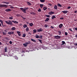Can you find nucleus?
<instances>
[{
	"mask_svg": "<svg viewBox=\"0 0 77 77\" xmlns=\"http://www.w3.org/2000/svg\"><path fill=\"white\" fill-rule=\"evenodd\" d=\"M38 41L40 42V43H41V44H42V40L39 39H38Z\"/></svg>",
	"mask_w": 77,
	"mask_h": 77,
	"instance_id": "7c9ffc66",
	"label": "nucleus"
},
{
	"mask_svg": "<svg viewBox=\"0 0 77 77\" xmlns=\"http://www.w3.org/2000/svg\"><path fill=\"white\" fill-rule=\"evenodd\" d=\"M26 3L28 5H29V6H30L32 4L30 3V2L27 1L26 2Z\"/></svg>",
	"mask_w": 77,
	"mask_h": 77,
	"instance_id": "f8f14e48",
	"label": "nucleus"
},
{
	"mask_svg": "<svg viewBox=\"0 0 77 77\" xmlns=\"http://www.w3.org/2000/svg\"><path fill=\"white\" fill-rule=\"evenodd\" d=\"M38 12H41V9L39 8L38 10Z\"/></svg>",
	"mask_w": 77,
	"mask_h": 77,
	"instance_id": "a18cd8bd",
	"label": "nucleus"
},
{
	"mask_svg": "<svg viewBox=\"0 0 77 77\" xmlns=\"http://www.w3.org/2000/svg\"><path fill=\"white\" fill-rule=\"evenodd\" d=\"M65 35L66 36H67V35H68V33H67V32H65Z\"/></svg>",
	"mask_w": 77,
	"mask_h": 77,
	"instance_id": "8fccbe9b",
	"label": "nucleus"
},
{
	"mask_svg": "<svg viewBox=\"0 0 77 77\" xmlns=\"http://www.w3.org/2000/svg\"><path fill=\"white\" fill-rule=\"evenodd\" d=\"M27 27V26L26 25V24L24 25L23 26V27H24V28H26Z\"/></svg>",
	"mask_w": 77,
	"mask_h": 77,
	"instance_id": "cd10ccee",
	"label": "nucleus"
},
{
	"mask_svg": "<svg viewBox=\"0 0 77 77\" xmlns=\"http://www.w3.org/2000/svg\"><path fill=\"white\" fill-rule=\"evenodd\" d=\"M75 12V13H77V11H75V12Z\"/></svg>",
	"mask_w": 77,
	"mask_h": 77,
	"instance_id": "e2e57ef3",
	"label": "nucleus"
},
{
	"mask_svg": "<svg viewBox=\"0 0 77 77\" xmlns=\"http://www.w3.org/2000/svg\"><path fill=\"white\" fill-rule=\"evenodd\" d=\"M15 27H13L12 28L11 30H15Z\"/></svg>",
	"mask_w": 77,
	"mask_h": 77,
	"instance_id": "393cba45",
	"label": "nucleus"
},
{
	"mask_svg": "<svg viewBox=\"0 0 77 77\" xmlns=\"http://www.w3.org/2000/svg\"><path fill=\"white\" fill-rule=\"evenodd\" d=\"M54 14V12H53L52 11L49 12V15H53V14Z\"/></svg>",
	"mask_w": 77,
	"mask_h": 77,
	"instance_id": "9b49d317",
	"label": "nucleus"
},
{
	"mask_svg": "<svg viewBox=\"0 0 77 77\" xmlns=\"http://www.w3.org/2000/svg\"><path fill=\"white\" fill-rule=\"evenodd\" d=\"M14 59H16V60H18V57H17V56H14Z\"/></svg>",
	"mask_w": 77,
	"mask_h": 77,
	"instance_id": "f3484780",
	"label": "nucleus"
},
{
	"mask_svg": "<svg viewBox=\"0 0 77 77\" xmlns=\"http://www.w3.org/2000/svg\"><path fill=\"white\" fill-rule=\"evenodd\" d=\"M10 6H11L10 7V8H11V9H14V7L12 6V5H10Z\"/></svg>",
	"mask_w": 77,
	"mask_h": 77,
	"instance_id": "79ce46f5",
	"label": "nucleus"
},
{
	"mask_svg": "<svg viewBox=\"0 0 77 77\" xmlns=\"http://www.w3.org/2000/svg\"><path fill=\"white\" fill-rule=\"evenodd\" d=\"M5 23H6V24H9V22L7 21H5Z\"/></svg>",
	"mask_w": 77,
	"mask_h": 77,
	"instance_id": "e433bc0d",
	"label": "nucleus"
},
{
	"mask_svg": "<svg viewBox=\"0 0 77 77\" xmlns=\"http://www.w3.org/2000/svg\"><path fill=\"white\" fill-rule=\"evenodd\" d=\"M13 16H11V17H10L9 18V19H10V20H12L13 19Z\"/></svg>",
	"mask_w": 77,
	"mask_h": 77,
	"instance_id": "473e14b6",
	"label": "nucleus"
},
{
	"mask_svg": "<svg viewBox=\"0 0 77 77\" xmlns=\"http://www.w3.org/2000/svg\"><path fill=\"white\" fill-rule=\"evenodd\" d=\"M73 44L75 45V46L76 47H77V43H74V44Z\"/></svg>",
	"mask_w": 77,
	"mask_h": 77,
	"instance_id": "c9c22d12",
	"label": "nucleus"
},
{
	"mask_svg": "<svg viewBox=\"0 0 77 77\" xmlns=\"http://www.w3.org/2000/svg\"><path fill=\"white\" fill-rule=\"evenodd\" d=\"M71 8V7L70 6H69L68 8H67V9H70Z\"/></svg>",
	"mask_w": 77,
	"mask_h": 77,
	"instance_id": "6e6d98bb",
	"label": "nucleus"
},
{
	"mask_svg": "<svg viewBox=\"0 0 77 77\" xmlns=\"http://www.w3.org/2000/svg\"><path fill=\"white\" fill-rule=\"evenodd\" d=\"M52 20H54V18H56V17L55 15H53L52 17H51Z\"/></svg>",
	"mask_w": 77,
	"mask_h": 77,
	"instance_id": "dca6fc26",
	"label": "nucleus"
},
{
	"mask_svg": "<svg viewBox=\"0 0 77 77\" xmlns=\"http://www.w3.org/2000/svg\"><path fill=\"white\" fill-rule=\"evenodd\" d=\"M63 26V24H60L59 25V27L60 29H61L62 27Z\"/></svg>",
	"mask_w": 77,
	"mask_h": 77,
	"instance_id": "ddd939ff",
	"label": "nucleus"
},
{
	"mask_svg": "<svg viewBox=\"0 0 77 77\" xmlns=\"http://www.w3.org/2000/svg\"><path fill=\"white\" fill-rule=\"evenodd\" d=\"M21 17L22 18H23V20H26V18L24 17H23V16H21Z\"/></svg>",
	"mask_w": 77,
	"mask_h": 77,
	"instance_id": "a19ab883",
	"label": "nucleus"
},
{
	"mask_svg": "<svg viewBox=\"0 0 77 77\" xmlns=\"http://www.w3.org/2000/svg\"><path fill=\"white\" fill-rule=\"evenodd\" d=\"M26 34H23V37L24 38H25V37H26Z\"/></svg>",
	"mask_w": 77,
	"mask_h": 77,
	"instance_id": "ea45409f",
	"label": "nucleus"
},
{
	"mask_svg": "<svg viewBox=\"0 0 77 77\" xmlns=\"http://www.w3.org/2000/svg\"><path fill=\"white\" fill-rule=\"evenodd\" d=\"M0 22H1V23L3 26V21L2 20H0Z\"/></svg>",
	"mask_w": 77,
	"mask_h": 77,
	"instance_id": "4c0bfd02",
	"label": "nucleus"
},
{
	"mask_svg": "<svg viewBox=\"0 0 77 77\" xmlns=\"http://www.w3.org/2000/svg\"><path fill=\"white\" fill-rule=\"evenodd\" d=\"M17 33L19 36H21V33H20V32L18 31L17 32Z\"/></svg>",
	"mask_w": 77,
	"mask_h": 77,
	"instance_id": "0eeeda50",
	"label": "nucleus"
},
{
	"mask_svg": "<svg viewBox=\"0 0 77 77\" xmlns=\"http://www.w3.org/2000/svg\"><path fill=\"white\" fill-rule=\"evenodd\" d=\"M26 32H28V31H29V27H27L26 29Z\"/></svg>",
	"mask_w": 77,
	"mask_h": 77,
	"instance_id": "a878e982",
	"label": "nucleus"
},
{
	"mask_svg": "<svg viewBox=\"0 0 77 77\" xmlns=\"http://www.w3.org/2000/svg\"><path fill=\"white\" fill-rule=\"evenodd\" d=\"M48 5H49V6H51V4H48Z\"/></svg>",
	"mask_w": 77,
	"mask_h": 77,
	"instance_id": "4d7b16f0",
	"label": "nucleus"
},
{
	"mask_svg": "<svg viewBox=\"0 0 77 77\" xmlns=\"http://www.w3.org/2000/svg\"><path fill=\"white\" fill-rule=\"evenodd\" d=\"M5 52H8V48H5L4 49Z\"/></svg>",
	"mask_w": 77,
	"mask_h": 77,
	"instance_id": "4be33fe9",
	"label": "nucleus"
},
{
	"mask_svg": "<svg viewBox=\"0 0 77 77\" xmlns=\"http://www.w3.org/2000/svg\"><path fill=\"white\" fill-rule=\"evenodd\" d=\"M9 24H11V25H12V22L11 21V20H9Z\"/></svg>",
	"mask_w": 77,
	"mask_h": 77,
	"instance_id": "aec40b11",
	"label": "nucleus"
},
{
	"mask_svg": "<svg viewBox=\"0 0 77 77\" xmlns=\"http://www.w3.org/2000/svg\"><path fill=\"white\" fill-rule=\"evenodd\" d=\"M43 4H40V7H41V8H42V7H43Z\"/></svg>",
	"mask_w": 77,
	"mask_h": 77,
	"instance_id": "f704fd0d",
	"label": "nucleus"
},
{
	"mask_svg": "<svg viewBox=\"0 0 77 77\" xmlns=\"http://www.w3.org/2000/svg\"><path fill=\"white\" fill-rule=\"evenodd\" d=\"M29 34H30V35H31V33L30 32H28Z\"/></svg>",
	"mask_w": 77,
	"mask_h": 77,
	"instance_id": "338daca9",
	"label": "nucleus"
},
{
	"mask_svg": "<svg viewBox=\"0 0 77 77\" xmlns=\"http://www.w3.org/2000/svg\"><path fill=\"white\" fill-rule=\"evenodd\" d=\"M8 35H13L14 34V32H8Z\"/></svg>",
	"mask_w": 77,
	"mask_h": 77,
	"instance_id": "1a4fd4ad",
	"label": "nucleus"
},
{
	"mask_svg": "<svg viewBox=\"0 0 77 77\" xmlns=\"http://www.w3.org/2000/svg\"><path fill=\"white\" fill-rule=\"evenodd\" d=\"M60 20H63V17H61L60 18Z\"/></svg>",
	"mask_w": 77,
	"mask_h": 77,
	"instance_id": "680f3d73",
	"label": "nucleus"
},
{
	"mask_svg": "<svg viewBox=\"0 0 77 77\" xmlns=\"http://www.w3.org/2000/svg\"><path fill=\"white\" fill-rule=\"evenodd\" d=\"M57 6H59V7H62V5H60V4H58Z\"/></svg>",
	"mask_w": 77,
	"mask_h": 77,
	"instance_id": "c756f323",
	"label": "nucleus"
},
{
	"mask_svg": "<svg viewBox=\"0 0 77 77\" xmlns=\"http://www.w3.org/2000/svg\"><path fill=\"white\" fill-rule=\"evenodd\" d=\"M61 36H60L59 35H56L54 36V38L55 39H60L61 38Z\"/></svg>",
	"mask_w": 77,
	"mask_h": 77,
	"instance_id": "7ed1b4c3",
	"label": "nucleus"
},
{
	"mask_svg": "<svg viewBox=\"0 0 77 77\" xmlns=\"http://www.w3.org/2000/svg\"><path fill=\"white\" fill-rule=\"evenodd\" d=\"M31 41H32V42H35H35H36V40H35V39H33L32 38V39H31Z\"/></svg>",
	"mask_w": 77,
	"mask_h": 77,
	"instance_id": "5701e85b",
	"label": "nucleus"
},
{
	"mask_svg": "<svg viewBox=\"0 0 77 77\" xmlns=\"http://www.w3.org/2000/svg\"><path fill=\"white\" fill-rule=\"evenodd\" d=\"M37 32H43V29L42 28H40L39 29L37 30Z\"/></svg>",
	"mask_w": 77,
	"mask_h": 77,
	"instance_id": "20e7f679",
	"label": "nucleus"
},
{
	"mask_svg": "<svg viewBox=\"0 0 77 77\" xmlns=\"http://www.w3.org/2000/svg\"><path fill=\"white\" fill-rule=\"evenodd\" d=\"M25 8V9L26 11V10H28V9H29V8H28V7Z\"/></svg>",
	"mask_w": 77,
	"mask_h": 77,
	"instance_id": "603ef678",
	"label": "nucleus"
},
{
	"mask_svg": "<svg viewBox=\"0 0 77 77\" xmlns=\"http://www.w3.org/2000/svg\"><path fill=\"white\" fill-rule=\"evenodd\" d=\"M8 5H0V8H8Z\"/></svg>",
	"mask_w": 77,
	"mask_h": 77,
	"instance_id": "f257e3e1",
	"label": "nucleus"
},
{
	"mask_svg": "<svg viewBox=\"0 0 77 77\" xmlns=\"http://www.w3.org/2000/svg\"><path fill=\"white\" fill-rule=\"evenodd\" d=\"M6 2H3V3H4V4H6Z\"/></svg>",
	"mask_w": 77,
	"mask_h": 77,
	"instance_id": "13d9d810",
	"label": "nucleus"
},
{
	"mask_svg": "<svg viewBox=\"0 0 77 77\" xmlns=\"http://www.w3.org/2000/svg\"><path fill=\"white\" fill-rule=\"evenodd\" d=\"M69 30L71 31V32H72V29L71 28L69 29Z\"/></svg>",
	"mask_w": 77,
	"mask_h": 77,
	"instance_id": "5fc2aeb1",
	"label": "nucleus"
},
{
	"mask_svg": "<svg viewBox=\"0 0 77 77\" xmlns=\"http://www.w3.org/2000/svg\"><path fill=\"white\" fill-rule=\"evenodd\" d=\"M20 26H22V24H20Z\"/></svg>",
	"mask_w": 77,
	"mask_h": 77,
	"instance_id": "774afa93",
	"label": "nucleus"
},
{
	"mask_svg": "<svg viewBox=\"0 0 77 77\" xmlns=\"http://www.w3.org/2000/svg\"><path fill=\"white\" fill-rule=\"evenodd\" d=\"M2 42H0V45H2Z\"/></svg>",
	"mask_w": 77,
	"mask_h": 77,
	"instance_id": "0e129e2a",
	"label": "nucleus"
},
{
	"mask_svg": "<svg viewBox=\"0 0 77 77\" xmlns=\"http://www.w3.org/2000/svg\"><path fill=\"white\" fill-rule=\"evenodd\" d=\"M47 27H48V25H47L46 24L45 25V28H47Z\"/></svg>",
	"mask_w": 77,
	"mask_h": 77,
	"instance_id": "37998d69",
	"label": "nucleus"
},
{
	"mask_svg": "<svg viewBox=\"0 0 77 77\" xmlns=\"http://www.w3.org/2000/svg\"><path fill=\"white\" fill-rule=\"evenodd\" d=\"M63 13V14H66V13H68V11H62Z\"/></svg>",
	"mask_w": 77,
	"mask_h": 77,
	"instance_id": "4468645a",
	"label": "nucleus"
},
{
	"mask_svg": "<svg viewBox=\"0 0 77 77\" xmlns=\"http://www.w3.org/2000/svg\"><path fill=\"white\" fill-rule=\"evenodd\" d=\"M54 9H55L56 10H57V6L56 5H55L54 6Z\"/></svg>",
	"mask_w": 77,
	"mask_h": 77,
	"instance_id": "6e6552de",
	"label": "nucleus"
},
{
	"mask_svg": "<svg viewBox=\"0 0 77 77\" xmlns=\"http://www.w3.org/2000/svg\"><path fill=\"white\" fill-rule=\"evenodd\" d=\"M29 26L32 27V26H33V23H31L29 24Z\"/></svg>",
	"mask_w": 77,
	"mask_h": 77,
	"instance_id": "bb28decb",
	"label": "nucleus"
},
{
	"mask_svg": "<svg viewBox=\"0 0 77 77\" xmlns=\"http://www.w3.org/2000/svg\"><path fill=\"white\" fill-rule=\"evenodd\" d=\"M12 22L14 23H15L16 24H18V22H17L16 21H14V20H11Z\"/></svg>",
	"mask_w": 77,
	"mask_h": 77,
	"instance_id": "9d476101",
	"label": "nucleus"
},
{
	"mask_svg": "<svg viewBox=\"0 0 77 77\" xmlns=\"http://www.w3.org/2000/svg\"><path fill=\"white\" fill-rule=\"evenodd\" d=\"M47 8L45 7H44L43 8V10L44 11H45V10H46V9H47Z\"/></svg>",
	"mask_w": 77,
	"mask_h": 77,
	"instance_id": "58836bf2",
	"label": "nucleus"
},
{
	"mask_svg": "<svg viewBox=\"0 0 77 77\" xmlns=\"http://www.w3.org/2000/svg\"><path fill=\"white\" fill-rule=\"evenodd\" d=\"M33 32H34L33 33H35L36 32H37L36 30V29H34V30H33Z\"/></svg>",
	"mask_w": 77,
	"mask_h": 77,
	"instance_id": "72a5a7b5",
	"label": "nucleus"
},
{
	"mask_svg": "<svg viewBox=\"0 0 77 77\" xmlns=\"http://www.w3.org/2000/svg\"><path fill=\"white\" fill-rule=\"evenodd\" d=\"M58 32L59 33V35H61V34H62V32L60 31H58Z\"/></svg>",
	"mask_w": 77,
	"mask_h": 77,
	"instance_id": "b1692460",
	"label": "nucleus"
},
{
	"mask_svg": "<svg viewBox=\"0 0 77 77\" xmlns=\"http://www.w3.org/2000/svg\"><path fill=\"white\" fill-rule=\"evenodd\" d=\"M17 17H20L21 15L20 14H17L16 15Z\"/></svg>",
	"mask_w": 77,
	"mask_h": 77,
	"instance_id": "de8ad7c7",
	"label": "nucleus"
},
{
	"mask_svg": "<svg viewBox=\"0 0 77 77\" xmlns=\"http://www.w3.org/2000/svg\"><path fill=\"white\" fill-rule=\"evenodd\" d=\"M40 1L42 3H44V2H45V0H40Z\"/></svg>",
	"mask_w": 77,
	"mask_h": 77,
	"instance_id": "2f4dec72",
	"label": "nucleus"
},
{
	"mask_svg": "<svg viewBox=\"0 0 77 77\" xmlns=\"http://www.w3.org/2000/svg\"><path fill=\"white\" fill-rule=\"evenodd\" d=\"M21 10L23 11V12L24 13H25L26 14V9L25 8H20Z\"/></svg>",
	"mask_w": 77,
	"mask_h": 77,
	"instance_id": "f03ea898",
	"label": "nucleus"
},
{
	"mask_svg": "<svg viewBox=\"0 0 77 77\" xmlns=\"http://www.w3.org/2000/svg\"><path fill=\"white\" fill-rule=\"evenodd\" d=\"M51 28L52 29H54V27H53V26H51Z\"/></svg>",
	"mask_w": 77,
	"mask_h": 77,
	"instance_id": "052dcab7",
	"label": "nucleus"
},
{
	"mask_svg": "<svg viewBox=\"0 0 77 77\" xmlns=\"http://www.w3.org/2000/svg\"><path fill=\"white\" fill-rule=\"evenodd\" d=\"M9 44H12V41H10Z\"/></svg>",
	"mask_w": 77,
	"mask_h": 77,
	"instance_id": "3c124183",
	"label": "nucleus"
},
{
	"mask_svg": "<svg viewBox=\"0 0 77 77\" xmlns=\"http://www.w3.org/2000/svg\"><path fill=\"white\" fill-rule=\"evenodd\" d=\"M25 44H26V45L27 46V45H28V44H29V43L28 42H26L25 43Z\"/></svg>",
	"mask_w": 77,
	"mask_h": 77,
	"instance_id": "49530a36",
	"label": "nucleus"
},
{
	"mask_svg": "<svg viewBox=\"0 0 77 77\" xmlns=\"http://www.w3.org/2000/svg\"><path fill=\"white\" fill-rule=\"evenodd\" d=\"M75 30H76V31H77V27L75 28Z\"/></svg>",
	"mask_w": 77,
	"mask_h": 77,
	"instance_id": "bf43d9fd",
	"label": "nucleus"
},
{
	"mask_svg": "<svg viewBox=\"0 0 77 77\" xmlns=\"http://www.w3.org/2000/svg\"><path fill=\"white\" fill-rule=\"evenodd\" d=\"M75 37L77 38V35H75Z\"/></svg>",
	"mask_w": 77,
	"mask_h": 77,
	"instance_id": "69168bd1",
	"label": "nucleus"
},
{
	"mask_svg": "<svg viewBox=\"0 0 77 77\" xmlns=\"http://www.w3.org/2000/svg\"><path fill=\"white\" fill-rule=\"evenodd\" d=\"M61 42H62V44H61V45H64V44H66V43H65V42L64 41H62Z\"/></svg>",
	"mask_w": 77,
	"mask_h": 77,
	"instance_id": "a211bd4d",
	"label": "nucleus"
},
{
	"mask_svg": "<svg viewBox=\"0 0 77 77\" xmlns=\"http://www.w3.org/2000/svg\"><path fill=\"white\" fill-rule=\"evenodd\" d=\"M2 33L3 35H6L7 33V31L5 30L4 31L2 32Z\"/></svg>",
	"mask_w": 77,
	"mask_h": 77,
	"instance_id": "39448f33",
	"label": "nucleus"
},
{
	"mask_svg": "<svg viewBox=\"0 0 77 77\" xmlns=\"http://www.w3.org/2000/svg\"><path fill=\"white\" fill-rule=\"evenodd\" d=\"M49 20H50V19L48 18H47L45 20V22H47Z\"/></svg>",
	"mask_w": 77,
	"mask_h": 77,
	"instance_id": "2eb2a0df",
	"label": "nucleus"
},
{
	"mask_svg": "<svg viewBox=\"0 0 77 77\" xmlns=\"http://www.w3.org/2000/svg\"><path fill=\"white\" fill-rule=\"evenodd\" d=\"M23 45L24 46V47H26V46H27L26 45V44H25V43L23 44Z\"/></svg>",
	"mask_w": 77,
	"mask_h": 77,
	"instance_id": "c03bdc74",
	"label": "nucleus"
},
{
	"mask_svg": "<svg viewBox=\"0 0 77 77\" xmlns=\"http://www.w3.org/2000/svg\"><path fill=\"white\" fill-rule=\"evenodd\" d=\"M30 14L32 15H36V14L34 12H30Z\"/></svg>",
	"mask_w": 77,
	"mask_h": 77,
	"instance_id": "412c9836",
	"label": "nucleus"
},
{
	"mask_svg": "<svg viewBox=\"0 0 77 77\" xmlns=\"http://www.w3.org/2000/svg\"><path fill=\"white\" fill-rule=\"evenodd\" d=\"M40 38H41V39H42V35H41L40 37Z\"/></svg>",
	"mask_w": 77,
	"mask_h": 77,
	"instance_id": "09e8293b",
	"label": "nucleus"
},
{
	"mask_svg": "<svg viewBox=\"0 0 77 77\" xmlns=\"http://www.w3.org/2000/svg\"><path fill=\"white\" fill-rule=\"evenodd\" d=\"M35 37L36 38H39V39H40V36H39V35H36L35 36Z\"/></svg>",
	"mask_w": 77,
	"mask_h": 77,
	"instance_id": "6ab92c4d",
	"label": "nucleus"
},
{
	"mask_svg": "<svg viewBox=\"0 0 77 77\" xmlns=\"http://www.w3.org/2000/svg\"><path fill=\"white\" fill-rule=\"evenodd\" d=\"M45 16L46 17H48V18H50V15H47V14H46Z\"/></svg>",
	"mask_w": 77,
	"mask_h": 77,
	"instance_id": "c85d7f7f",
	"label": "nucleus"
},
{
	"mask_svg": "<svg viewBox=\"0 0 77 77\" xmlns=\"http://www.w3.org/2000/svg\"><path fill=\"white\" fill-rule=\"evenodd\" d=\"M11 11H12V10L9 8L6 9L5 10V11H6V12H11Z\"/></svg>",
	"mask_w": 77,
	"mask_h": 77,
	"instance_id": "423d86ee",
	"label": "nucleus"
},
{
	"mask_svg": "<svg viewBox=\"0 0 77 77\" xmlns=\"http://www.w3.org/2000/svg\"><path fill=\"white\" fill-rule=\"evenodd\" d=\"M7 5H9V2H6V4Z\"/></svg>",
	"mask_w": 77,
	"mask_h": 77,
	"instance_id": "864d4df0",
	"label": "nucleus"
}]
</instances>
